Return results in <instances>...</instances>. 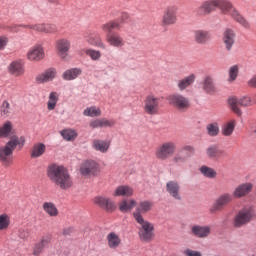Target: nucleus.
I'll list each match as a JSON object with an SVG mask.
<instances>
[{
  "instance_id": "6e6d98bb",
  "label": "nucleus",
  "mask_w": 256,
  "mask_h": 256,
  "mask_svg": "<svg viewBox=\"0 0 256 256\" xmlns=\"http://www.w3.org/2000/svg\"><path fill=\"white\" fill-rule=\"evenodd\" d=\"M7 43H9V38L6 36H0V51H3V49L7 47Z\"/></svg>"
},
{
  "instance_id": "5701e85b",
  "label": "nucleus",
  "mask_w": 256,
  "mask_h": 256,
  "mask_svg": "<svg viewBox=\"0 0 256 256\" xmlns=\"http://www.w3.org/2000/svg\"><path fill=\"white\" fill-rule=\"evenodd\" d=\"M85 37L87 43H89L90 45H93L94 47H99L100 49H107V45L103 43V40L101 39V35L99 33L89 32Z\"/></svg>"
},
{
  "instance_id": "a19ab883",
  "label": "nucleus",
  "mask_w": 256,
  "mask_h": 256,
  "mask_svg": "<svg viewBox=\"0 0 256 256\" xmlns=\"http://www.w3.org/2000/svg\"><path fill=\"white\" fill-rule=\"evenodd\" d=\"M84 117H100L101 109L95 106L88 107L83 111Z\"/></svg>"
},
{
  "instance_id": "aec40b11",
  "label": "nucleus",
  "mask_w": 256,
  "mask_h": 256,
  "mask_svg": "<svg viewBox=\"0 0 256 256\" xmlns=\"http://www.w3.org/2000/svg\"><path fill=\"white\" fill-rule=\"evenodd\" d=\"M53 239V236L51 234H46L42 236L40 241L34 245L33 248V255L39 256L47 247H49V243H51V240Z\"/></svg>"
},
{
  "instance_id": "72a5a7b5",
  "label": "nucleus",
  "mask_w": 256,
  "mask_h": 256,
  "mask_svg": "<svg viewBox=\"0 0 256 256\" xmlns=\"http://www.w3.org/2000/svg\"><path fill=\"white\" fill-rule=\"evenodd\" d=\"M45 151H47V146L44 143L35 144L31 151L32 159H39V157L45 154Z\"/></svg>"
},
{
  "instance_id": "4468645a",
  "label": "nucleus",
  "mask_w": 256,
  "mask_h": 256,
  "mask_svg": "<svg viewBox=\"0 0 256 256\" xmlns=\"http://www.w3.org/2000/svg\"><path fill=\"white\" fill-rule=\"evenodd\" d=\"M236 39L237 34L235 33V30L231 28L224 30L222 34V43L224 44L226 51H231L233 49Z\"/></svg>"
},
{
  "instance_id": "0eeeda50",
  "label": "nucleus",
  "mask_w": 256,
  "mask_h": 256,
  "mask_svg": "<svg viewBox=\"0 0 256 256\" xmlns=\"http://www.w3.org/2000/svg\"><path fill=\"white\" fill-rule=\"evenodd\" d=\"M255 100L251 98L249 95L242 96L240 98L237 97H231L228 99V104L230 109L238 115V117H241L243 115V112L241 111V108H239V105L241 107H251L252 105H255Z\"/></svg>"
},
{
  "instance_id": "2eb2a0df",
  "label": "nucleus",
  "mask_w": 256,
  "mask_h": 256,
  "mask_svg": "<svg viewBox=\"0 0 256 256\" xmlns=\"http://www.w3.org/2000/svg\"><path fill=\"white\" fill-rule=\"evenodd\" d=\"M159 98L154 95H149L146 97L144 111L148 115H157L159 111Z\"/></svg>"
},
{
  "instance_id": "412c9836",
  "label": "nucleus",
  "mask_w": 256,
  "mask_h": 256,
  "mask_svg": "<svg viewBox=\"0 0 256 256\" xmlns=\"http://www.w3.org/2000/svg\"><path fill=\"white\" fill-rule=\"evenodd\" d=\"M201 87L207 95H215L217 93V87L215 86V81L212 76H204L201 82Z\"/></svg>"
},
{
  "instance_id": "c756f323",
  "label": "nucleus",
  "mask_w": 256,
  "mask_h": 256,
  "mask_svg": "<svg viewBox=\"0 0 256 256\" xmlns=\"http://www.w3.org/2000/svg\"><path fill=\"white\" fill-rule=\"evenodd\" d=\"M133 195V188L127 185H121L114 191V197H131Z\"/></svg>"
},
{
  "instance_id": "f03ea898",
  "label": "nucleus",
  "mask_w": 256,
  "mask_h": 256,
  "mask_svg": "<svg viewBox=\"0 0 256 256\" xmlns=\"http://www.w3.org/2000/svg\"><path fill=\"white\" fill-rule=\"evenodd\" d=\"M47 176L56 187H59L63 191H67L73 187V178L69 174V170L62 165L50 164L47 168Z\"/></svg>"
},
{
  "instance_id": "9b49d317",
  "label": "nucleus",
  "mask_w": 256,
  "mask_h": 256,
  "mask_svg": "<svg viewBox=\"0 0 256 256\" xmlns=\"http://www.w3.org/2000/svg\"><path fill=\"white\" fill-rule=\"evenodd\" d=\"M229 203H233V195L229 192L221 194L213 203L210 208V213H217V211H223Z\"/></svg>"
},
{
  "instance_id": "20e7f679",
  "label": "nucleus",
  "mask_w": 256,
  "mask_h": 256,
  "mask_svg": "<svg viewBox=\"0 0 256 256\" xmlns=\"http://www.w3.org/2000/svg\"><path fill=\"white\" fill-rule=\"evenodd\" d=\"M138 226V237L140 241L149 243L155 237V225L145 219L135 220Z\"/></svg>"
},
{
  "instance_id": "6ab92c4d",
  "label": "nucleus",
  "mask_w": 256,
  "mask_h": 256,
  "mask_svg": "<svg viewBox=\"0 0 256 256\" xmlns=\"http://www.w3.org/2000/svg\"><path fill=\"white\" fill-rule=\"evenodd\" d=\"M252 190L253 184L243 183L238 185L231 195L233 199H242V197H247V195H249Z\"/></svg>"
},
{
  "instance_id": "13d9d810",
  "label": "nucleus",
  "mask_w": 256,
  "mask_h": 256,
  "mask_svg": "<svg viewBox=\"0 0 256 256\" xmlns=\"http://www.w3.org/2000/svg\"><path fill=\"white\" fill-rule=\"evenodd\" d=\"M184 255L185 256H203V254H201V252L195 251V250H191V249H186L184 251Z\"/></svg>"
},
{
  "instance_id": "ddd939ff",
  "label": "nucleus",
  "mask_w": 256,
  "mask_h": 256,
  "mask_svg": "<svg viewBox=\"0 0 256 256\" xmlns=\"http://www.w3.org/2000/svg\"><path fill=\"white\" fill-rule=\"evenodd\" d=\"M153 209V202L149 200L140 201L135 211L133 212L134 220L145 219L143 215H147Z\"/></svg>"
},
{
  "instance_id": "1a4fd4ad",
  "label": "nucleus",
  "mask_w": 256,
  "mask_h": 256,
  "mask_svg": "<svg viewBox=\"0 0 256 256\" xmlns=\"http://www.w3.org/2000/svg\"><path fill=\"white\" fill-rule=\"evenodd\" d=\"M168 101L172 107H175L178 111H187L191 107L189 98L181 94H172L169 96Z\"/></svg>"
},
{
  "instance_id": "09e8293b",
  "label": "nucleus",
  "mask_w": 256,
  "mask_h": 256,
  "mask_svg": "<svg viewBox=\"0 0 256 256\" xmlns=\"http://www.w3.org/2000/svg\"><path fill=\"white\" fill-rule=\"evenodd\" d=\"M10 223L11 221L9 220V216L7 214L0 215V231H5V229H8Z\"/></svg>"
},
{
  "instance_id": "79ce46f5",
  "label": "nucleus",
  "mask_w": 256,
  "mask_h": 256,
  "mask_svg": "<svg viewBox=\"0 0 256 256\" xmlns=\"http://www.w3.org/2000/svg\"><path fill=\"white\" fill-rule=\"evenodd\" d=\"M206 131L209 137H217V135H219V124L217 122L208 124Z\"/></svg>"
},
{
  "instance_id": "bf43d9fd",
  "label": "nucleus",
  "mask_w": 256,
  "mask_h": 256,
  "mask_svg": "<svg viewBox=\"0 0 256 256\" xmlns=\"http://www.w3.org/2000/svg\"><path fill=\"white\" fill-rule=\"evenodd\" d=\"M247 85L251 89H256V74L247 81Z\"/></svg>"
},
{
  "instance_id": "37998d69",
  "label": "nucleus",
  "mask_w": 256,
  "mask_h": 256,
  "mask_svg": "<svg viewBox=\"0 0 256 256\" xmlns=\"http://www.w3.org/2000/svg\"><path fill=\"white\" fill-rule=\"evenodd\" d=\"M61 135L65 141H75L77 139V132L73 129L63 130Z\"/></svg>"
},
{
  "instance_id": "f704fd0d",
  "label": "nucleus",
  "mask_w": 256,
  "mask_h": 256,
  "mask_svg": "<svg viewBox=\"0 0 256 256\" xmlns=\"http://www.w3.org/2000/svg\"><path fill=\"white\" fill-rule=\"evenodd\" d=\"M13 133V123L6 121L0 126V139H7Z\"/></svg>"
},
{
  "instance_id": "a211bd4d",
  "label": "nucleus",
  "mask_w": 256,
  "mask_h": 256,
  "mask_svg": "<svg viewBox=\"0 0 256 256\" xmlns=\"http://www.w3.org/2000/svg\"><path fill=\"white\" fill-rule=\"evenodd\" d=\"M71 49V41L67 38H61L56 41V51L61 59L67 57Z\"/></svg>"
},
{
  "instance_id": "58836bf2",
  "label": "nucleus",
  "mask_w": 256,
  "mask_h": 256,
  "mask_svg": "<svg viewBox=\"0 0 256 256\" xmlns=\"http://www.w3.org/2000/svg\"><path fill=\"white\" fill-rule=\"evenodd\" d=\"M200 173L207 179H215V177H217V171H215V169H213L209 166H205V165L200 167Z\"/></svg>"
},
{
  "instance_id": "a18cd8bd",
  "label": "nucleus",
  "mask_w": 256,
  "mask_h": 256,
  "mask_svg": "<svg viewBox=\"0 0 256 256\" xmlns=\"http://www.w3.org/2000/svg\"><path fill=\"white\" fill-rule=\"evenodd\" d=\"M172 161L175 165H183L187 161V157L183 156V148H180L178 153L173 156Z\"/></svg>"
},
{
  "instance_id": "c9c22d12",
  "label": "nucleus",
  "mask_w": 256,
  "mask_h": 256,
  "mask_svg": "<svg viewBox=\"0 0 256 256\" xmlns=\"http://www.w3.org/2000/svg\"><path fill=\"white\" fill-rule=\"evenodd\" d=\"M42 209L49 215V217H57V215H59V210L53 202H44Z\"/></svg>"
},
{
  "instance_id": "0e129e2a",
  "label": "nucleus",
  "mask_w": 256,
  "mask_h": 256,
  "mask_svg": "<svg viewBox=\"0 0 256 256\" xmlns=\"http://www.w3.org/2000/svg\"><path fill=\"white\" fill-rule=\"evenodd\" d=\"M250 135H251V137H253L254 139H256V128H255V127H251V129H250Z\"/></svg>"
},
{
  "instance_id": "7ed1b4c3",
  "label": "nucleus",
  "mask_w": 256,
  "mask_h": 256,
  "mask_svg": "<svg viewBox=\"0 0 256 256\" xmlns=\"http://www.w3.org/2000/svg\"><path fill=\"white\" fill-rule=\"evenodd\" d=\"M113 29H117L120 31L121 23L118 21H110L102 25V31L106 34V41L110 44L111 47H116L117 49H121V47H125V40L121 36V34L117 32H113Z\"/></svg>"
},
{
  "instance_id": "8fccbe9b",
  "label": "nucleus",
  "mask_w": 256,
  "mask_h": 256,
  "mask_svg": "<svg viewBox=\"0 0 256 256\" xmlns=\"http://www.w3.org/2000/svg\"><path fill=\"white\" fill-rule=\"evenodd\" d=\"M26 27L27 29H32V31H36L37 33H45V23L29 24Z\"/></svg>"
},
{
  "instance_id": "473e14b6",
  "label": "nucleus",
  "mask_w": 256,
  "mask_h": 256,
  "mask_svg": "<svg viewBox=\"0 0 256 256\" xmlns=\"http://www.w3.org/2000/svg\"><path fill=\"white\" fill-rule=\"evenodd\" d=\"M92 147L95 149V151L107 153V151H109V147H111V144L107 141L97 139L93 141Z\"/></svg>"
},
{
  "instance_id": "6e6552de",
  "label": "nucleus",
  "mask_w": 256,
  "mask_h": 256,
  "mask_svg": "<svg viewBox=\"0 0 256 256\" xmlns=\"http://www.w3.org/2000/svg\"><path fill=\"white\" fill-rule=\"evenodd\" d=\"M17 147L15 140H9L5 146L0 147V161L4 167H9L13 163V151Z\"/></svg>"
},
{
  "instance_id": "f257e3e1",
  "label": "nucleus",
  "mask_w": 256,
  "mask_h": 256,
  "mask_svg": "<svg viewBox=\"0 0 256 256\" xmlns=\"http://www.w3.org/2000/svg\"><path fill=\"white\" fill-rule=\"evenodd\" d=\"M218 7L225 15H230L236 23H239L244 29H251V23H249L241 12L237 8L233 7L231 2L226 0H208L204 1L196 10L197 15L205 17L209 15L215 8Z\"/></svg>"
},
{
  "instance_id": "393cba45",
  "label": "nucleus",
  "mask_w": 256,
  "mask_h": 256,
  "mask_svg": "<svg viewBox=\"0 0 256 256\" xmlns=\"http://www.w3.org/2000/svg\"><path fill=\"white\" fill-rule=\"evenodd\" d=\"M57 76V70L55 68H49L43 73L36 76L37 83H49V81H53Z\"/></svg>"
},
{
  "instance_id": "4d7b16f0",
  "label": "nucleus",
  "mask_w": 256,
  "mask_h": 256,
  "mask_svg": "<svg viewBox=\"0 0 256 256\" xmlns=\"http://www.w3.org/2000/svg\"><path fill=\"white\" fill-rule=\"evenodd\" d=\"M89 125L91 129L102 128L101 119L92 120Z\"/></svg>"
},
{
  "instance_id": "b1692460",
  "label": "nucleus",
  "mask_w": 256,
  "mask_h": 256,
  "mask_svg": "<svg viewBox=\"0 0 256 256\" xmlns=\"http://www.w3.org/2000/svg\"><path fill=\"white\" fill-rule=\"evenodd\" d=\"M177 21V7L169 6L163 16L164 25H173Z\"/></svg>"
},
{
  "instance_id": "39448f33",
  "label": "nucleus",
  "mask_w": 256,
  "mask_h": 256,
  "mask_svg": "<svg viewBox=\"0 0 256 256\" xmlns=\"http://www.w3.org/2000/svg\"><path fill=\"white\" fill-rule=\"evenodd\" d=\"M255 218V210L246 206L240 209L233 218V227L241 229L245 225H249V222Z\"/></svg>"
},
{
  "instance_id": "dca6fc26",
  "label": "nucleus",
  "mask_w": 256,
  "mask_h": 256,
  "mask_svg": "<svg viewBox=\"0 0 256 256\" xmlns=\"http://www.w3.org/2000/svg\"><path fill=\"white\" fill-rule=\"evenodd\" d=\"M166 191L175 201H181L183 199L181 196V185L175 180H170L166 183Z\"/></svg>"
},
{
  "instance_id": "603ef678",
  "label": "nucleus",
  "mask_w": 256,
  "mask_h": 256,
  "mask_svg": "<svg viewBox=\"0 0 256 256\" xmlns=\"http://www.w3.org/2000/svg\"><path fill=\"white\" fill-rule=\"evenodd\" d=\"M59 28L55 24H45V33L53 34L57 33Z\"/></svg>"
},
{
  "instance_id": "de8ad7c7",
  "label": "nucleus",
  "mask_w": 256,
  "mask_h": 256,
  "mask_svg": "<svg viewBox=\"0 0 256 256\" xmlns=\"http://www.w3.org/2000/svg\"><path fill=\"white\" fill-rule=\"evenodd\" d=\"M228 74H229L228 81H230V83L235 81V79H237L239 75V66L238 65L231 66Z\"/></svg>"
},
{
  "instance_id": "ea45409f",
  "label": "nucleus",
  "mask_w": 256,
  "mask_h": 256,
  "mask_svg": "<svg viewBox=\"0 0 256 256\" xmlns=\"http://www.w3.org/2000/svg\"><path fill=\"white\" fill-rule=\"evenodd\" d=\"M57 101H59V94H57V92H51L47 102L48 111L55 110V107H57Z\"/></svg>"
},
{
  "instance_id": "49530a36",
  "label": "nucleus",
  "mask_w": 256,
  "mask_h": 256,
  "mask_svg": "<svg viewBox=\"0 0 256 256\" xmlns=\"http://www.w3.org/2000/svg\"><path fill=\"white\" fill-rule=\"evenodd\" d=\"M85 53L92 61H99L101 59V51L99 50L87 49Z\"/></svg>"
},
{
  "instance_id": "2f4dec72",
  "label": "nucleus",
  "mask_w": 256,
  "mask_h": 256,
  "mask_svg": "<svg viewBox=\"0 0 256 256\" xmlns=\"http://www.w3.org/2000/svg\"><path fill=\"white\" fill-rule=\"evenodd\" d=\"M81 73H82L81 68H71L66 70L63 73L62 79H64V81H73L77 79V77H79Z\"/></svg>"
},
{
  "instance_id": "f3484780",
  "label": "nucleus",
  "mask_w": 256,
  "mask_h": 256,
  "mask_svg": "<svg viewBox=\"0 0 256 256\" xmlns=\"http://www.w3.org/2000/svg\"><path fill=\"white\" fill-rule=\"evenodd\" d=\"M45 58V50L41 44H35L27 52L28 61H42Z\"/></svg>"
},
{
  "instance_id": "a878e982",
  "label": "nucleus",
  "mask_w": 256,
  "mask_h": 256,
  "mask_svg": "<svg viewBox=\"0 0 256 256\" xmlns=\"http://www.w3.org/2000/svg\"><path fill=\"white\" fill-rule=\"evenodd\" d=\"M223 155H225V150L220 149L217 144H212L206 148V156L208 159H221Z\"/></svg>"
},
{
  "instance_id": "c85d7f7f",
  "label": "nucleus",
  "mask_w": 256,
  "mask_h": 256,
  "mask_svg": "<svg viewBox=\"0 0 256 256\" xmlns=\"http://www.w3.org/2000/svg\"><path fill=\"white\" fill-rule=\"evenodd\" d=\"M196 76L195 74H190L183 79L178 80L177 87L179 91H185V89H188V87H191L193 83H195Z\"/></svg>"
},
{
  "instance_id": "052dcab7",
  "label": "nucleus",
  "mask_w": 256,
  "mask_h": 256,
  "mask_svg": "<svg viewBox=\"0 0 256 256\" xmlns=\"http://www.w3.org/2000/svg\"><path fill=\"white\" fill-rule=\"evenodd\" d=\"M127 19H129V14L122 13L120 20H114V21H117L118 23H120V27H122L123 23H127Z\"/></svg>"
},
{
  "instance_id": "f8f14e48",
  "label": "nucleus",
  "mask_w": 256,
  "mask_h": 256,
  "mask_svg": "<svg viewBox=\"0 0 256 256\" xmlns=\"http://www.w3.org/2000/svg\"><path fill=\"white\" fill-rule=\"evenodd\" d=\"M94 203L100 207V209L107 211V213H113V211L117 209V204L107 196H96L94 198Z\"/></svg>"
},
{
  "instance_id": "4c0bfd02",
  "label": "nucleus",
  "mask_w": 256,
  "mask_h": 256,
  "mask_svg": "<svg viewBox=\"0 0 256 256\" xmlns=\"http://www.w3.org/2000/svg\"><path fill=\"white\" fill-rule=\"evenodd\" d=\"M235 125H237L235 119L224 124L222 127V135H224V137H231V135H233V131H235Z\"/></svg>"
},
{
  "instance_id": "3c124183",
  "label": "nucleus",
  "mask_w": 256,
  "mask_h": 256,
  "mask_svg": "<svg viewBox=\"0 0 256 256\" xmlns=\"http://www.w3.org/2000/svg\"><path fill=\"white\" fill-rule=\"evenodd\" d=\"M21 27H24L27 29V25H17V24H12L11 26H2V29H5L6 31H10L11 33H19V29Z\"/></svg>"
},
{
  "instance_id": "4be33fe9",
  "label": "nucleus",
  "mask_w": 256,
  "mask_h": 256,
  "mask_svg": "<svg viewBox=\"0 0 256 256\" xmlns=\"http://www.w3.org/2000/svg\"><path fill=\"white\" fill-rule=\"evenodd\" d=\"M191 233L199 239H207L211 235V226L194 225L191 228Z\"/></svg>"
},
{
  "instance_id": "cd10ccee",
  "label": "nucleus",
  "mask_w": 256,
  "mask_h": 256,
  "mask_svg": "<svg viewBox=\"0 0 256 256\" xmlns=\"http://www.w3.org/2000/svg\"><path fill=\"white\" fill-rule=\"evenodd\" d=\"M109 249H119L121 247V237L116 232H110L106 236Z\"/></svg>"
},
{
  "instance_id": "bb28decb",
  "label": "nucleus",
  "mask_w": 256,
  "mask_h": 256,
  "mask_svg": "<svg viewBox=\"0 0 256 256\" xmlns=\"http://www.w3.org/2000/svg\"><path fill=\"white\" fill-rule=\"evenodd\" d=\"M211 39V33L207 30L198 29L194 31V41L198 45H206V43Z\"/></svg>"
},
{
  "instance_id": "864d4df0",
  "label": "nucleus",
  "mask_w": 256,
  "mask_h": 256,
  "mask_svg": "<svg viewBox=\"0 0 256 256\" xmlns=\"http://www.w3.org/2000/svg\"><path fill=\"white\" fill-rule=\"evenodd\" d=\"M101 120V124H102V128L103 127H113L115 125V120L111 119H107V118H102Z\"/></svg>"
},
{
  "instance_id": "7c9ffc66",
  "label": "nucleus",
  "mask_w": 256,
  "mask_h": 256,
  "mask_svg": "<svg viewBox=\"0 0 256 256\" xmlns=\"http://www.w3.org/2000/svg\"><path fill=\"white\" fill-rule=\"evenodd\" d=\"M9 73L19 77V75H23L25 73V69L23 68V63L19 61H14L8 66Z\"/></svg>"
},
{
  "instance_id": "e2e57ef3",
  "label": "nucleus",
  "mask_w": 256,
  "mask_h": 256,
  "mask_svg": "<svg viewBox=\"0 0 256 256\" xmlns=\"http://www.w3.org/2000/svg\"><path fill=\"white\" fill-rule=\"evenodd\" d=\"M180 149H182V152L188 151V153H193V151H195V148H193V146H191V145H186Z\"/></svg>"
},
{
  "instance_id": "9d476101",
  "label": "nucleus",
  "mask_w": 256,
  "mask_h": 256,
  "mask_svg": "<svg viewBox=\"0 0 256 256\" xmlns=\"http://www.w3.org/2000/svg\"><path fill=\"white\" fill-rule=\"evenodd\" d=\"M101 169L95 160H86L80 166V173L84 177H97Z\"/></svg>"
},
{
  "instance_id": "680f3d73",
  "label": "nucleus",
  "mask_w": 256,
  "mask_h": 256,
  "mask_svg": "<svg viewBox=\"0 0 256 256\" xmlns=\"http://www.w3.org/2000/svg\"><path fill=\"white\" fill-rule=\"evenodd\" d=\"M19 237H20V239H27V237H29V230L20 229L19 230Z\"/></svg>"
},
{
  "instance_id": "423d86ee",
  "label": "nucleus",
  "mask_w": 256,
  "mask_h": 256,
  "mask_svg": "<svg viewBox=\"0 0 256 256\" xmlns=\"http://www.w3.org/2000/svg\"><path fill=\"white\" fill-rule=\"evenodd\" d=\"M177 151V144L174 141L162 142L155 150V157L158 161H167Z\"/></svg>"
},
{
  "instance_id": "5fc2aeb1",
  "label": "nucleus",
  "mask_w": 256,
  "mask_h": 256,
  "mask_svg": "<svg viewBox=\"0 0 256 256\" xmlns=\"http://www.w3.org/2000/svg\"><path fill=\"white\" fill-rule=\"evenodd\" d=\"M15 140L17 143H16V147L17 145H20V147H23L25 145V137L21 136L20 138L17 137V136H12L10 138V141H13Z\"/></svg>"
},
{
  "instance_id": "c03bdc74",
  "label": "nucleus",
  "mask_w": 256,
  "mask_h": 256,
  "mask_svg": "<svg viewBox=\"0 0 256 256\" xmlns=\"http://www.w3.org/2000/svg\"><path fill=\"white\" fill-rule=\"evenodd\" d=\"M0 115L2 117H9L11 115V104L9 101L4 100L0 106Z\"/></svg>"
},
{
  "instance_id": "e433bc0d",
  "label": "nucleus",
  "mask_w": 256,
  "mask_h": 256,
  "mask_svg": "<svg viewBox=\"0 0 256 256\" xmlns=\"http://www.w3.org/2000/svg\"><path fill=\"white\" fill-rule=\"evenodd\" d=\"M137 205V201L131 200H122L119 204V210L121 213H129Z\"/></svg>"
}]
</instances>
